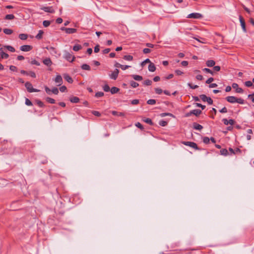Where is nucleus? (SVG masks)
Masks as SVG:
<instances>
[{"label": "nucleus", "instance_id": "obj_1", "mask_svg": "<svg viewBox=\"0 0 254 254\" xmlns=\"http://www.w3.org/2000/svg\"><path fill=\"white\" fill-rule=\"evenodd\" d=\"M25 86L26 88L27 91L30 93L38 92L40 91V90L34 88L32 84L29 82H26L25 83Z\"/></svg>", "mask_w": 254, "mask_h": 254}, {"label": "nucleus", "instance_id": "obj_2", "mask_svg": "<svg viewBox=\"0 0 254 254\" xmlns=\"http://www.w3.org/2000/svg\"><path fill=\"white\" fill-rule=\"evenodd\" d=\"M182 144L190 146L192 148L195 149V150H201V149L198 147L197 144L191 141H183Z\"/></svg>", "mask_w": 254, "mask_h": 254}, {"label": "nucleus", "instance_id": "obj_3", "mask_svg": "<svg viewBox=\"0 0 254 254\" xmlns=\"http://www.w3.org/2000/svg\"><path fill=\"white\" fill-rule=\"evenodd\" d=\"M64 58L69 62H72L75 59V57L73 56L71 53L65 51Z\"/></svg>", "mask_w": 254, "mask_h": 254}, {"label": "nucleus", "instance_id": "obj_4", "mask_svg": "<svg viewBox=\"0 0 254 254\" xmlns=\"http://www.w3.org/2000/svg\"><path fill=\"white\" fill-rule=\"evenodd\" d=\"M200 98L203 102H207L209 105H212L213 104V100L210 97H207L204 94H201L199 96Z\"/></svg>", "mask_w": 254, "mask_h": 254}, {"label": "nucleus", "instance_id": "obj_5", "mask_svg": "<svg viewBox=\"0 0 254 254\" xmlns=\"http://www.w3.org/2000/svg\"><path fill=\"white\" fill-rule=\"evenodd\" d=\"M188 18H193V19H200L203 17L201 14L199 13H191L189 14L187 17Z\"/></svg>", "mask_w": 254, "mask_h": 254}, {"label": "nucleus", "instance_id": "obj_6", "mask_svg": "<svg viewBox=\"0 0 254 254\" xmlns=\"http://www.w3.org/2000/svg\"><path fill=\"white\" fill-rule=\"evenodd\" d=\"M119 70L116 68L111 74L109 75L110 78L113 80H116L118 78Z\"/></svg>", "mask_w": 254, "mask_h": 254}, {"label": "nucleus", "instance_id": "obj_7", "mask_svg": "<svg viewBox=\"0 0 254 254\" xmlns=\"http://www.w3.org/2000/svg\"><path fill=\"white\" fill-rule=\"evenodd\" d=\"M54 80L58 86L61 85L63 82V80L61 75H57Z\"/></svg>", "mask_w": 254, "mask_h": 254}, {"label": "nucleus", "instance_id": "obj_8", "mask_svg": "<svg viewBox=\"0 0 254 254\" xmlns=\"http://www.w3.org/2000/svg\"><path fill=\"white\" fill-rule=\"evenodd\" d=\"M239 20L241 23V26L242 28V29L244 32H247L246 23L244 19L241 15H239Z\"/></svg>", "mask_w": 254, "mask_h": 254}, {"label": "nucleus", "instance_id": "obj_9", "mask_svg": "<svg viewBox=\"0 0 254 254\" xmlns=\"http://www.w3.org/2000/svg\"><path fill=\"white\" fill-rule=\"evenodd\" d=\"M33 49V47L31 45H22L20 46V50L23 52H29Z\"/></svg>", "mask_w": 254, "mask_h": 254}, {"label": "nucleus", "instance_id": "obj_10", "mask_svg": "<svg viewBox=\"0 0 254 254\" xmlns=\"http://www.w3.org/2000/svg\"><path fill=\"white\" fill-rule=\"evenodd\" d=\"M0 56L2 59H6L9 57L8 54L4 52L2 48H0Z\"/></svg>", "mask_w": 254, "mask_h": 254}, {"label": "nucleus", "instance_id": "obj_11", "mask_svg": "<svg viewBox=\"0 0 254 254\" xmlns=\"http://www.w3.org/2000/svg\"><path fill=\"white\" fill-rule=\"evenodd\" d=\"M236 97L233 96H227L226 100L230 103H236Z\"/></svg>", "mask_w": 254, "mask_h": 254}, {"label": "nucleus", "instance_id": "obj_12", "mask_svg": "<svg viewBox=\"0 0 254 254\" xmlns=\"http://www.w3.org/2000/svg\"><path fill=\"white\" fill-rule=\"evenodd\" d=\"M222 122L225 125H228V124L233 125L235 123V121L233 119H230L229 120H228L226 119H223L222 120Z\"/></svg>", "mask_w": 254, "mask_h": 254}, {"label": "nucleus", "instance_id": "obj_13", "mask_svg": "<svg viewBox=\"0 0 254 254\" xmlns=\"http://www.w3.org/2000/svg\"><path fill=\"white\" fill-rule=\"evenodd\" d=\"M42 9L47 12L53 13L55 12V10L53 9L52 7L46 6L42 8Z\"/></svg>", "mask_w": 254, "mask_h": 254}, {"label": "nucleus", "instance_id": "obj_14", "mask_svg": "<svg viewBox=\"0 0 254 254\" xmlns=\"http://www.w3.org/2000/svg\"><path fill=\"white\" fill-rule=\"evenodd\" d=\"M43 64L48 66H50L52 64V62L50 58H46L44 59L43 61Z\"/></svg>", "mask_w": 254, "mask_h": 254}, {"label": "nucleus", "instance_id": "obj_15", "mask_svg": "<svg viewBox=\"0 0 254 254\" xmlns=\"http://www.w3.org/2000/svg\"><path fill=\"white\" fill-rule=\"evenodd\" d=\"M192 127H193V128L196 130H200L203 128V127L201 125H200L195 122H194L192 124Z\"/></svg>", "mask_w": 254, "mask_h": 254}, {"label": "nucleus", "instance_id": "obj_16", "mask_svg": "<svg viewBox=\"0 0 254 254\" xmlns=\"http://www.w3.org/2000/svg\"><path fill=\"white\" fill-rule=\"evenodd\" d=\"M64 79L69 83H72L73 81L72 78L67 74L64 75Z\"/></svg>", "mask_w": 254, "mask_h": 254}, {"label": "nucleus", "instance_id": "obj_17", "mask_svg": "<svg viewBox=\"0 0 254 254\" xmlns=\"http://www.w3.org/2000/svg\"><path fill=\"white\" fill-rule=\"evenodd\" d=\"M148 70L149 71H151V72H154L156 70V67H155V64L152 63H150L148 65Z\"/></svg>", "mask_w": 254, "mask_h": 254}, {"label": "nucleus", "instance_id": "obj_18", "mask_svg": "<svg viewBox=\"0 0 254 254\" xmlns=\"http://www.w3.org/2000/svg\"><path fill=\"white\" fill-rule=\"evenodd\" d=\"M202 113V111L199 109H194L191 110V113L192 115H195L196 117L199 116Z\"/></svg>", "mask_w": 254, "mask_h": 254}, {"label": "nucleus", "instance_id": "obj_19", "mask_svg": "<svg viewBox=\"0 0 254 254\" xmlns=\"http://www.w3.org/2000/svg\"><path fill=\"white\" fill-rule=\"evenodd\" d=\"M215 64V62L213 60H208L206 62V65L208 67H212L214 66Z\"/></svg>", "mask_w": 254, "mask_h": 254}, {"label": "nucleus", "instance_id": "obj_20", "mask_svg": "<svg viewBox=\"0 0 254 254\" xmlns=\"http://www.w3.org/2000/svg\"><path fill=\"white\" fill-rule=\"evenodd\" d=\"M69 101L71 103H77L79 101V98L76 96H72L69 98Z\"/></svg>", "mask_w": 254, "mask_h": 254}, {"label": "nucleus", "instance_id": "obj_21", "mask_svg": "<svg viewBox=\"0 0 254 254\" xmlns=\"http://www.w3.org/2000/svg\"><path fill=\"white\" fill-rule=\"evenodd\" d=\"M136 81H141L142 80L143 77L141 75H136V74H132L130 75Z\"/></svg>", "mask_w": 254, "mask_h": 254}, {"label": "nucleus", "instance_id": "obj_22", "mask_svg": "<svg viewBox=\"0 0 254 254\" xmlns=\"http://www.w3.org/2000/svg\"><path fill=\"white\" fill-rule=\"evenodd\" d=\"M142 121L151 126L153 125L154 124V123L150 118H144L142 119Z\"/></svg>", "mask_w": 254, "mask_h": 254}, {"label": "nucleus", "instance_id": "obj_23", "mask_svg": "<svg viewBox=\"0 0 254 254\" xmlns=\"http://www.w3.org/2000/svg\"><path fill=\"white\" fill-rule=\"evenodd\" d=\"M77 30L75 28H67L66 33L67 34H73L76 32Z\"/></svg>", "mask_w": 254, "mask_h": 254}, {"label": "nucleus", "instance_id": "obj_24", "mask_svg": "<svg viewBox=\"0 0 254 254\" xmlns=\"http://www.w3.org/2000/svg\"><path fill=\"white\" fill-rule=\"evenodd\" d=\"M112 114L114 116H122L124 117L125 116V113L123 112H118L115 111H113L112 112Z\"/></svg>", "mask_w": 254, "mask_h": 254}, {"label": "nucleus", "instance_id": "obj_25", "mask_svg": "<svg viewBox=\"0 0 254 254\" xmlns=\"http://www.w3.org/2000/svg\"><path fill=\"white\" fill-rule=\"evenodd\" d=\"M81 68L83 70H91V67H90V66L88 64H83L81 66Z\"/></svg>", "mask_w": 254, "mask_h": 254}, {"label": "nucleus", "instance_id": "obj_26", "mask_svg": "<svg viewBox=\"0 0 254 254\" xmlns=\"http://www.w3.org/2000/svg\"><path fill=\"white\" fill-rule=\"evenodd\" d=\"M119 90H120L119 88H118V87H113L111 88V89H110V91H111V93L112 94H114L118 93L119 91Z\"/></svg>", "mask_w": 254, "mask_h": 254}, {"label": "nucleus", "instance_id": "obj_27", "mask_svg": "<svg viewBox=\"0 0 254 254\" xmlns=\"http://www.w3.org/2000/svg\"><path fill=\"white\" fill-rule=\"evenodd\" d=\"M18 37L21 40H25L27 39L28 35L26 34H20Z\"/></svg>", "mask_w": 254, "mask_h": 254}, {"label": "nucleus", "instance_id": "obj_28", "mask_svg": "<svg viewBox=\"0 0 254 254\" xmlns=\"http://www.w3.org/2000/svg\"><path fill=\"white\" fill-rule=\"evenodd\" d=\"M123 59L126 61H131L133 60V57L131 55H125Z\"/></svg>", "mask_w": 254, "mask_h": 254}, {"label": "nucleus", "instance_id": "obj_29", "mask_svg": "<svg viewBox=\"0 0 254 254\" xmlns=\"http://www.w3.org/2000/svg\"><path fill=\"white\" fill-rule=\"evenodd\" d=\"M82 49V46L80 45L76 44L73 47V50L74 51H78Z\"/></svg>", "mask_w": 254, "mask_h": 254}, {"label": "nucleus", "instance_id": "obj_30", "mask_svg": "<svg viewBox=\"0 0 254 254\" xmlns=\"http://www.w3.org/2000/svg\"><path fill=\"white\" fill-rule=\"evenodd\" d=\"M3 32L5 34L10 35L13 33V31L10 29L5 28L3 29Z\"/></svg>", "mask_w": 254, "mask_h": 254}, {"label": "nucleus", "instance_id": "obj_31", "mask_svg": "<svg viewBox=\"0 0 254 254\" xmlns=\"http://www.w3.org/2000/svg\"><path fill=\"white\" fill-rule=\"evenodd\" d=\"M44 33V32L42 30H39L38 33L36 36V38L37 39H41L42 38V35Z\"/></svg>", "mask_w": 254, "mask_h": 254}, {"label": "nucleus", "instance_id": "obj_32", "mask_svg": "<svg viewBox=\"0 0 254 254\" xmlns=\"http://www.w3.org/2000/svg\"><path fill=\"white\" fill-rule=\"evenodd\" d=\"M14 18H15L14 15L12 14H7L5 16V19H6V20H12V19H13Z\"/></svg>", "mask_w": 254, "mask_h": 254}, {"label": "nucleus", "instance_id": "obj_33", "mask_svg": "<svg viewBox=\"0 0 254 254\" xmlns=\"http://www.w3.org/2000/svg\"><path fill=\"white\" fill-rule=\"evenodd\" d=\"M4 48H6V49H7L8 50H9V51H10L11 52H14L15 51V49L11 46H9V45L4 46Z\"/></svg>", "mask_w": 254, "mask_h": 254}, {"label": "nucleus", "instance_id": "obj_34", "mask_svg": "<svg viewBox=\"0 0 254 254\" xmlns=\"http://www.w3.org/2000/svg\"><path fill=\"white\" fill-rule=\"evenodd\" d=\"M160 116L161 117H166V116H170V117H174V116L172 114L170 113H161L160 114Z\"/></svg>", "mask_w": 254, "mask_h": 254}, {"label": "nucleus", "instance_id": "obj_35", "mask_svg": "<svg viewBox=\"0 0 254 254\" xmlns=\"http://www.w3.org/2000/svg\"><path fill=\"white\" fill-rule=\"evenodd\" d=\"M152 82L151 80L146 79L144 81V82H143V85H146V86H149L152 84Z\"/></svg>", "mask_w": 254, "mask_h": 254}, {"label": "nucleus", "instance_id": "obj_36", "mask_svg": "<svg viewBox=\"0 0 254 254\" xmlns=\"http://www.w3.org/2000/svg\"><path fill=\"white\" fill-rule=\"evenodd\" d=\"M130 85L133 88H136V87H138L139 85L138 83H137L133 80H131L130 81Z\"/></svg>", "mask_w": 254, "mask_h": 254}, {"label": "nucleus", "instance_id": "obj_37", "mask_svg": "<svg viewBox=\"0 0 254 254\" xmlns=\"http://www.w3.org/2000/svg\"><path fill=\"white\" fill-rule=\"evenodd\" d=\"M220 154H221V155H222L224 156H227L228 155V150L225 148L222 149L220 150Z\"/></svg>", "mask_w": 254, "mask_h": 254}, {"label": "nucleus", "instance_id": "obj_38", "mask_svg": "<svg viewBox=\"0 0 254 254\" xmlns=\"http://www.w3.org/2000/svg\"><path fill=\"white\" fill-rule=\"evenodd\" d=\"M46 100L47 102H48V103H51V104H55V100L53 98H51L50 97H48L46 98Z\"/></svg>", "mask_w": 254, "mask_h": 254}, {"label": "nucleus", "instance_id": "obj_39", "mask_svg": "<svg viewBox=\"0 0 254 254\" xmlns=\"http://www.w3.org/2000/svg\"><path fill=\"white\" fill-rule=\"evenodd\" d=\"M202 70L206 73H210L212 75L214 74V72L213 71H212L211 69H210L209 68H204L202 69Z\"/></svg>", "mask_w": 254, "mask_h": 254}, {"label": "nucleus", "instance_id": "obj_40", "mask_svg": "<svg viewBox=\"0 0 254 254\" xmlns=\"http://www.w3.org/2000/svg\"><path fill=\"white\" fill-rule=\"evenodd\" d=\"M245 85L247 86V87H251V86H253V87L254 88V85H253L252 82L251 81H247L245 82Z\"/></svg>", "mask_w": 254, "mask_h": 254}, {"label": "nucleus", "instance_id": "obj_41", "mask_svg": "<svg viewBox=\"0 0 254 254\" xmlns=\"http://www.w3.org/2000/svg\"><path fill=\"white\" fill-rule=\"evenodd\" d=\"M168 123L166 121L161 120L159 122V125L162 127H165L167 125Z\"/></svg>", "mask_w": 254, "mask_h": 254}, {"label": "nucleus", "instance_id": "obj_42", "mask_svg": "<svg viewBox=\"0 0 254 254\" xmlns=\"http://www.w3.org/2000/svg\"><path fill=\"white\" fill-rule=\"evenodd\" d=\"M51 24L50 21L49 20H44L43 22V25L45 27H48Z\"/></svg>", "mask_w": 254, "mask_h": 254}, {"label": "nucleus", "instance_id": "obj_43", "mask_svg": "<svg viewBox=\"0 0 254 254\" xmlns=\"http://www.w3.org/2000/svg\"><path fill=\"white\" fill-rule=\"evenodd\" d=\"M156 103L155 99H149L147 101V103L149 105H154Z\"/></svg>", "mask_w": 254, "mask_h": 254}, {"label": "nucleus", "instance_id": "obj_44", "mask_svg": "<svg viewBox=\"0 0 254 254\" xmlns=\"http://www.w3.org/2000/svg\"><path fill=\"white\" fill-rule=\"evenodd\" d=\"M104 93L103 92H96L95 95V96L96 97V98H99V97H102L104 96Z\"/></svg>", "mask_w": 254, "mask_h": 254}, {"label": "nucleus", "instance_id": "obj_45", "mask_svg": "<svg viewBox=\"0 0 254 254\" xmlns=\"http://www.w3.org/2000/svg\"><path fill=\"white\" fill-rule=\"evenodd\" d=\"M51 92H52L53 94H55V95H58V93H59V90H58V89L57 87H54V88L52 89Z\"/></svg>", "mask_w": 254, "mask_h": 254}, {"label": "nucleus", "instance_id": "obj_46", "mask_svg": "<svg viewBox=\"0 0 254 254\" xmlns=\"http://www.w3.org/2000/svg\"><path fill=\"white\" fill-rule=\"evenodd\" d=\"M210 138L208 137L205 136L203 138V142L205 144H208L209 143Z\"/></svg>", "mask_w": 254, "mask_h": 254}, {"label": "nucleus", "instance_id": "obj_47", "mask_svg": "<svg viewBox=\"0 0 254 254\" xmlns=\"http://www.w3.org/2000/svg\"><path fill=\"white\" fill-rule=\"evenodd\" d=\"M151 63V61H150V60L149 59H146V60H145L144 61H143L141 64V65L142 66H143L146 63Z\"/></svg>", "mask_w": 254, "mask_h": 254}, {"label": "nucleus", "instance_id": "obj_48", "mask_svg": "<svg viewBox=\"0 0 254 254\" xmlns=\"http://www.w3.org/2000/svg\"><path fill=\"white\" fill-rule=\"evenodd\" d=\"M103 90L105 91V92H109L110 90V87L109 86V85L108 84H105L103 87Z\"/></svg>", "mask_w": 254, "mask_h": 254}, {"label": "nucleus", "instance_id": "obj_49", "mask_svg": "<svg viewBox=\"0 0 254 254\" xmlns=\"http://www.w3.org/2000/svg\"><path fill=\"white\" fill-rule=\"evenodd\" d=\"M25 104L27 106H32V102L28 98H26L25 99Z\"/></svg>", "mask_w": 254, "mask_h": 254}, {"label": "nucleus", "instance_id": "obj_50", "mask_svg": "<svg viewBox=\"0 0 254 254\" xmlns=\"http://www.w3.org/2000/svg\"><path fill=\"white\" fill-rule=\"evenodd\" d=\"M236 103H238L239 104H244V100L240 98H236Z\"/></svg>", "mask_w": 254, "mask_h": 254}, {"label": "nucleus", "instance_id": "obj_51", "mask_svg": "<svg viewBox=\"0 0 254 254\" xmlns=\"http://www.w3.org/2000/svg\"><path fill=\"white\" fill-rule=\"evenodd\" d=\"M195 105L196 107H200L201 108L202 110H204L206 107L205 105H203L201 104L200 103H195Z\"/></svg>", "mask_w": 254, "mask_h": 254}, {"label": "nucleus", "instance_id": "obj_52", "mask_svg": "<svg viewBox=\"0 0 254 254\" xmlns=\"http://www.w3.org/2000/svg\"><path fill=\"white\" fill-rule=\"evenodd\" d=\"M135 125L136 127H137L138 128H140L141 130H143L144 129V127H143V126L142 125V124L139 122H137V123H136Z\"/></svg>", "mask_w": 254, "mask_h": 254}, {"label": "nucleus", "instance_id": "obj_53", "mask_svg": "<svg viewBox=\"0 0 254 254\" xmlns=\"http://www.w3.org/2000/svg\"><path fill=\"white\" fill-rule=\"evenodd\" d=\"M155 93L158 94H161L163 92L162 90L160 88H155Z\"/></svg>", "mask_w": 254, "mask_h": 254}, {"label": "nucleus", "instance_id": "obj_54", "mask_svg": "<svg viewBox=\"0 0 254 254\" xmlns=\"http://www.w3.org/2000/svg\"><path fill=\"white\" fill-rule=\"evenodd\" d=\"M9 69L12 71H17V67L14 65H10L9 66Z\"/></svg>", "mask_w": 254, "mask_h": 254}, {"label": "nucleus", "instance_id": "obj_55", "mask_svg": "<svg viewBox=\"0 0 254 254\" xmlns=\"http://www.w3.org/2000/svg\"><path fill=\"white\" fill-rule=\"evenodd\" d=\"M36 102H37V105H38L40 107L42 108V107H44V106H45V105H44V103H43L41 101H40V100H37V101H36Z\"/></svg>", "mask_w": 254, "mask_h": 254}, {"label": "nucleus", "instance_id": "obj_56", "mask_svg": "<svg viewBox=\"0 0 254 254\" xmlns=\"http://www.w3.org/2000/svg\"><path fill=\"white\" fill-rule=\"evenodd\" d=\"M92 113L93 115L97 117H100L101 116L100 113L97 111H93Z\"/></svg>", "mask_w": 254, "mask_h": 254}, {"label": "nucleus", "instance_id": "obj_57", "mask_svg": "<svg viewBox=\"0 0 254 254\" xmlns=\"http://www.w3.org/2000/svg\"><path fill=\"white\" fill-rule=\"evenodd\" d=\"M188 85L191 89H194L198 88V86L197 85H192L190 83H188Z\"/></svg>", "mask_w": 254, "mask_h": 254}, {"label": "nucleus", "instance_id": "obj_58", "mask_svg": "<svg viewBox=\"0 0 254 254\" xmlns=\"http://www.w3.org/2000/svg\"><path fill=\"white\" fill-rule=\"evenodd\" d=\"M60 90L62 92H64L66 91L67 88H66V86L64 85V86H61L60 88Z\"/></svg>", "mask_w": 254, "mask_h": 254}, {"label": "nucleus", "instance_id": "obj_59", "mask_svg": "<svg viewBox=\"0 0 254 254\" xmlns=\"http://www.w3.org/2000/svg\"><path fill=\"white\" fill-rule=\"evenodd\" d=\"M31 64H34V65H38V66L40 65V63H39L38 61H37L35 60H32L31 61Z\"/></svg>", "mask_w": 254, "mask_h": 254}, {"label": "nucleus", "instance_id": "obj_60", "mask_svg": "<svg viewBox=\"0 0 254 254\" xmlns=\"http://www.w3.org/2000/svg\"><path fill=\"white\" fill-rule=\"evenodd\" d=\"M28 75H30L31 77H33V78H35L36 76L35 73L32 71H30L29 72Z\"/></svg>", "mask_w": 254, "mask_h": 254}, {"label": "nucleus", "instance_id": "obj_61", "mask_svg": "<svg viewBox=\"0 0 254 254\" xmlns=\"http://www.w3.org/2000/svg\"><path fill=\"white\" fill-rule=\"evenodd\" d=\"M214 80V78L213 77L209 78L205 82L206 84H211V83Z\"/></svg>", "mask_w": 254, "mask_h": 254}, {"label": "nucleus", "instance_id": "obj_62", "mask_svg": "<svg viewBox=\"0 0 254 254\" xmlns=\"http://www.w3.org/2000/svg\"><path fill=\"white\" fill-rule=\"evenodd\" d=\"M99 47H100V46L99 45H97L95 47H94V52L95 53H98L100 51V49H99Z\"/></svg>", "mask_w": 254, "mask_h": 254}, {"label": "nucleus", "instance_id": "obj_63", "mask_svg": "<svg viewBox=\"0 0 254 254\" xmlns=\"http://www.w3.org/2000/svg\"><path fill=\"white\" fill-rule=\"evenodd\" d=\"M143 52L144 54H148L151 52V50L149 48H144L143 50Z\"/></svg>", "mask_w": 254, "mask_h": 254}, {"label": "nucleus", "instance_id": "obj_64", "mask_svg": "<svg viewBox=\"0 0 254 254\" xmlns=\"http://www.w3.org/2000/svg\"><path fill=\"white\" fill-rule=\"evenodd\" d=\"M131 103L132 104V105H137L139 103V100L138 99H134V100H132L131 101Z\"/></svg>", "mask_w": 254, "mask_h": 254}]
</instances>
